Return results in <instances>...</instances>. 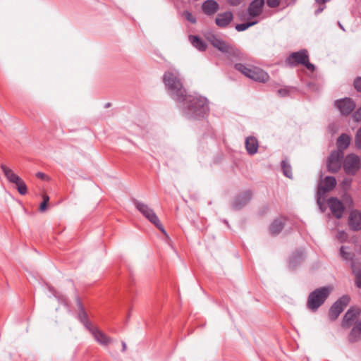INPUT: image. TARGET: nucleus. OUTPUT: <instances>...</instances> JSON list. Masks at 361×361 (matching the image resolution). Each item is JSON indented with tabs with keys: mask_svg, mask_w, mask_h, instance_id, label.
<instances>
[{
	"mask_svg": "<svg viewBox=\"0 0 361 361\" xmlns=\"http://www.w3.org/2000/svg\"><path fill=\"white\" fill-rule=\"evenodd\" d=\"M233 14L231 12H225L218 14L216 18V24L221 27H226L232 20Z\"/></svg>",
	"mask_w": 361,
	"mask_h": 361,
	"instance_id": "obj_22",
	"label": "nucleus"
},
{
	"mask_svg": "<svg viewBox=\"0 0 361 361\" xmlns=\"http://www.w3.org/2000/svg\"><path fill=\"white\" fill-rule=\"evenodd\" d=\"M325 197L326 195H319L317 192V203L321 212H324L325 210Z\"/></svg>",
	"mask_w": 361,
	"mask_h": 361,
	"instance_id": "obj_33",
	"label": "nucleus"
},
{
	"mask_svg": "<svg viewBox=\"0 0 361 361\" xmlns=\"http://www.w3.org/2000/svg\"><path fill=\"white\" fill-rule=\"evenodd\" d=\"M0 168L6 179L10 183L16 185L18 192L21 195H25L27 189L25 182L17 174H16L11 169L6 166L5 164H1Z\"/></svg>",
	"mask_w": 361,
	"mask_h": 361,
	"instance_id": "obj_8",
	"label": "nucleus"
},
{
	"mask_svg": "<svg viewBox=\"0 0 361 361\" xmlns=\"http://www.w3.org/2000/svg\"><path fill=\"white\" fill-rule=\"evenodd\" d=\"M180 102H185L187 114L191 117H203L209 111L207 99L200 95H186Z\"/></svg>",
	"mask_w": 361,
	"mask_h": 361,
	"instance_id": "obj_1",
	"label": "nucleus"
},
{
	"mask_svg": "<svg viewBox=\"0 0 361 361\" xmlns=\"http://www.w3.org/2000/svg\"><path fill=\"white\" fill-rule=\"evenodd\" d=\"M90 331L92 333L94 339L102 345H107L112 341L110 337L97 328L92 327L90 329Z\"/></svg>",
	"mask_w": 361,
	"mask_h": 361,
	"instance_id": "obj_19",
	"label": "nucleus"
},
{
	"mask_svg": "<svg viewBox=\"0 0 361 361\" xmlns=\"http://www.w3.org/2000/svg\"><path fill=\"white\" fill-rule=\"evenodd\" d=\"M335 106L339 109L342 115H349L355 108V102L348 97L336 100Z\"/></svg>",
	"mask_w": 361,
	"mask_h": 361,
	"instance_id": "obj_12",
	"label": "nucleus"
},
{
	"mask_svg": "<svg viewBox=\"0 0 361 361\" xmlns=\"http://www.w3.org/2000/svg\"><path fill=\"white\" fill-rule=\"evenodd\" d=\"M360 310L356 307H350L345 314L343 321L342 326L348 328L351 326L352 322L360 315Z\"/></svg>",
	"mask_w": 361,
	"mask_h": 361,
	"instance_id": "obj_15",
	"label": "nucleus"
},
{
	"mask_svg": "<svg viewBox=\"0 0 361 361\" xmlns=\"http://www.w3.org/2000/svg\"><path fill=\"white\" fill-rule=\"evenodd\" d=\"M264 5V0H253L247 8L250 17L255 18L259 16L262 12Z\"/></svg>",
	"mask_w": 361,
	"mask_h": 361,
	"instance_id": "obj_17",
	"label": "nucleus"
},
{
	"mask_svg": "<svg viewBox=\"0 0 361 361\" xmlns=\"http://www.w3.org/2000/svg\"><path fill=\"white\" fill-rule=\"evenodd\" d=\"M297 88L295 87H289L286 86L283 87H281L277 90V94L281 97H285L290 95V94L293 92H296Z\"/></svg>",
	"mask_w": 361,
	"mask_h": 361,
	"instance_id": "obj_31",
	"label": "nucleus"
},
{
	"mask_svg": "<svg viewBox=\"0 0 361 361\" xmlns=\"http://www.w3.org/2000/svg\"><path fill=\"white\" fill-rule=\"evenodd\" d=\"M353 117L356 121H361V106L354 113Z\"/></svg>",
	"mask_w": 361,
	"mask_h": 361,
	"instance_id": "obj_39",
	"label": "nucleus"
},
{
	"mask_svg": "<svg viewBox=\"0 0 361 361\" xmlns=\"http://www.w3.org/2000/svg\"><path fill=\"white\" fill-rule=\"evenodd\" d=\"M336 185V180L334 176H326L322 183L319 185L317 192L319 195H326V193L332 190Z\"/></svg>",
	"mask_w": 361,
	"mask_h": 361,
	"instance_id": "obj_14",
	"label": "nucleus"
},
{
	"mask_svg": "<svg viewBox=\"0 0 361 361\" xmlns=\"http://www.w3.org/2000/svg\"><path fill=\"white\" fill-rule=\"evenodd\" d=\"M122 347H123L122 350L123 352L126 351L127 346H126V344L125 342H122Z\"/></svg>",
	"mask_w": 361,
	"mask_h": 361,
	"instance_id": "obj_45",
	"label": "nucleus"
},
{
	"mask_svg": "<svg viewBox=\"0 0 361 361\" xmlns=\"http://www.w3.org/2000/svg\"><path fill=\"white\" fill-rule=\"evenodd\" d=\"M36 176L41 179H45V178L47 177V176L44 173H42V172L37 173Z\"/></svg>",
	"mask_w": 361,
	"mask_h": 361,
	"instance_id": "obj_43",
	"label": "nucleus"
},
{
	"mask_svg": "<svg viewBox=\"0 0 361 361\" xmlns=\"http://www.w3.org/2000/svg\"><path fill=\"white\" fill-rule=\"evenodd\" d=\"M281 169L283 174L286 177L290 178V179L293 178L292 167H291L289 161L286 159H283L281 161Z\"/></svg>",
	"mask_w": 361,
	"mask_h": 361,
	"instance_id": "obj_28",
	"label": "nucleus"
},
{
	"mask_svg": "<svg viewBox=\"0 0 361 361\" xmlns=\"http://www.w3.org/2000/svg\"><path fill=\"white\" fill-rule=\"evenodd\" d=\"M183 17L185 18L188 21L190 22L191 23H196V18L195 16H192V14L188 11H185L182 14Z\"/></svg>",
	"mask_w": 361,
	"mask_h": 361,
	"instance_id": "obj_36",
	"label": "nucleus"
},
{
	"mask_svg": "<svg viewBox=\"0 0 361 361\" xmlns=\"http://www.w3.org/2000/svg\"><path fill=\"white\" fill-rule=\"evenodd\" d=\"M235 68L244 75L253 80L264 82L269 79V75L259 68H249L241 63L235 64Z\"/></svg>",
	"mask_w": 361,
	"mask_h": 361,
	"instance_id": "obj_7",
	"label": "nucleus"
},
{
	"mask_svg": "<svg viewBox=\"0 0 361 361\" xmlns=\"http://www.w3.org/2000/svg\"><path fill=\"white\" fill-rule=\"evenodd\" d=\"M355 146L358 149H361V126L357 130L355 137Z\"/></svg>",
	"mask_w": 361,
	"mask_h": 361,
	"instance_id": "obj_37",
	"label": "nucleus"
},
{
	"mask_svg": "<svg viewBox=\"0 0 361 361\" xmlns=\"http://www.w3.org/2000/svg\"><path fill=\"white\" fill-rule=\"evenodd\" d=\"M340 255L342 257V259L345 261H351L353 262V259L355 257V254L351 252H346L345 251V247L341 246L340 248Z\"/></svg>",
	"mask_w": 361,
	"mask_h": 361,
	"instance_id": "obj_32",
	"label": "nucleus"
},
{
	"mask_svg": "<svg viewBox=\"0 0 361 361\" xmlns=\"http://www.w3.org/2000/svg\"><path fill=\"white\" fill-rule=\"evenodd\" d=\"M353 85L355 89L358 92L361 93V77H357L355 78L353 82Z\"/></svg>",
	"mask_w": 361,
	"mask_h": 361,
	"instance_id": "obj_38",
	"label": "nucleus"
},
{
	"mask_svg": "<svg viewBox=\"0 0 361 361\" xmlns=\"http://www.w3.org/2000/svg\"><path fill=\"white\" fill-rule=\"evenodd\" d=\"M244 0H227V2L231 6H238Z\"/></svg>",
	"mask_w": 361,
	"mask_h": 361,
	"instance_id": "obj_40",
	"label": "nucleus"
},
{
	"mask_svg": "<svg viewBox=\"0 0 361 361\" xmlns=\"http://www.w3.org/2000/svg\"><path fill=\"white\" fill-rule=\"evenodd\" d=\"M343 167L348 175H355L360 169V157L355 154H348L343 160Z\"/></svg>",
	"mask_w": 361,
	"mask_h": 361,
	"instance_id": "obj_9",
	"label": "nucleus"
},
{
	"mask_svg": "<svg viewBox=\"0 0 361 361\" xmlns=\"http://www.w3.org/2000/svg\"><path fill=\"white\" fill-rule=\"evenodd\" d=\"M331 290V286H322L310 293L306 304L307 309L316 312L325 302Z\"/></svg>",
	"mask_w": 361,
	"mask_h": 361,
	"instance_id": "obj_3",
	"label": "nucleus"
},
{
	"mask_svg": "<svg viewBox=\"0 0 361 361\" xmlns=\"http://www.w3.org/2000/svg\"><path fill=\"white\" fill-rule=\"evenodd\" d=\"M344 154L341 151H333L327 160L326 166L331 173H336L341 167Z\"/></svg>",
	"mask_w": 361,
	"mask_h": 361,
	"instance_id": "obj_11",
	"label": "nucleus"
},
{
	"mask_svg": "<svg viewBox=\"0 0 361 361\" xmlns=\"http://www.w3.org/2000/svg\"><path fill=\"white\" fill-rule=\"evenodd\" d=\"M348 339L351 343L361 340V319L355 322L349 334Z\"/></svg>",
	"mask_w": 361,
	"mask_h": 361,
	"instance_id": "obj_23",
	"label": "nucleus"
},
{
	"mask_svg": "<svg viewBox=\"0 0 361 361\" xmlns=\"http://www.w3.org/2000/svg\"><path fill=\"white\" fill-rule=\"evenodd\" d=\"M252 194L250 191H245L238 195L233 203V207L235 209H240L244 207L250 200Z\"/></svg>",
	"mask_w": 361,
	"mask_h": 361,
	"instance_id": "obj_21",
	"label": "nucleus"
},
{
	"mask_svg": "<svg viewBox=\"0 0 361 361\" xmlns=\"http://www.w3.org/2000/svg\"><path fill=\"white\" fill-rule=\"evenodd\" d=\"M348 226L352 231H357L361 230V212L358 210H353L350 212L348 218Z\"/></svg>",
	"mask_w": 361,
	"mask_h": 361,
	"instance_id": "obj_16",
	"label": "nucleus"
},
{
	"mask_svg": "<svg viewBox=\"0 0 361 361\" xmlns=\"http://www.w3.org/2000/svg\"><path fill=\"white\" fill-rule=\"evenodd\" d=\"M256 23H257V21H250V22L245 23L238 24L235 25V29L238 32H242Z\"/></svg>",
	"mask_w": 361,
	"mask_h": 361,
	"instance_id": "obj_34",
	"label": "nucleus"
},
{
	"mask_svg": "<svg viewBox=\"0 0 361 361\" xmlns=\"http://www.w3.org/2000/svg\"><path fill=\"white\" fill-rule=\"evenodd\" d=\"M325 8V6H320L315 11H314V13L315 15H318L320 13H322L323 11V10Z\"/></svg>",
	"mask_w": 361,
	"mask_h": 361,
	"instance_id": "obj_42",
	"label": "nucleus"
},
{
	"mask_svg": "<svg viewBox=\"0 0 361 361\" xmlns=\"http://www.w3.org/2000/svg\"><path fill=\"white\" fill-rule=\"evenodd\" d=\"M328 206L336 219H341L344 212V206L341 201L336 197H331L328 200Z\"/></svg>",
	"mask_w": 361,
	"mask_h": 361,
	"instance_id": "obj_13",
	"label": "nucleus"
},
{
	"mask_svg": "<svg viewBox=\"0 0 361 361\" xmlns=\"http://www.w3.org/2000/svg\"><path fill=\"white\" fill-rule=\"evenodd\" d=\"M350 302V297L344 295L339 298L331 307L329 316L331 320H336Z\"/></svg>",
	"mask_w": 361,
	"mask_h": 361,
	"instance_id": "obj_10",
	"label": "nucleus"
},
{
	"mask_svg": "<svg viewBox=\"0 0 361 361\" xmlns=\"http://www.w3.org/2000/svg\"><path fill=\"white\" fill-rule=\"evenodd\" d=\"M78 319L89 331L90 329H92L93 327L89 322L87 313L82 307H80V310L78 313Z\"/></svg>",
	"mask_w": 361,
	"mask_h": 361,
	"instance_id": "obj_30",
	"label": "nucleus"
},
{
	"mask_svg": "<svg viewBox=\"0 0 361 361\" xmlns=\"http://www.w3.org/2000/svg\"><path fill=\"white\" fill-rule=\"evenodd\" d=\"M258 141L253 136H249L245 140V148L247 153L253 155L257 153L258 149Z\"/></svg>",
	"mask_w": 361,
	"mask_h": 361,
	"instance_id": "obj_24",
	"label": "nucleus"
},
{
	"mask_svg": "<svg viewBox=\"0 0 361 361\" xmlns=\"http://www.w3.org/2000/svg\"><path fill=\"white\" fill-rule=\"evenodd\" d=\"M42 199H43V201L40 204L39 208V209L41 212H44L47 210V204L49 201V197L47 194H44L42 195Z\"/></svg>",
	"mask_w": 361,
	"mask_h": 361,
	"instance_id": "obj_35",
	"label": "nucleus"
},
{
	"mask_svg": "<svg viewBox=\"0 0 361 361\" xmlns=\"http://www.w3.org/2000/svg\"><path fill=\"white\" fill-rule=\"evenodd\" d=\"M188 39L192 45L199 51H203L206 50L207 47L206 42L198 36L190 35Z\"/></svg>",
	"mask_w": 361,
	"mask_h": 361,
	"instance_id": "obj_26",
	"label": "nucleus"
},
{
	"mask_svg": "<svg viewBox=\"0 0 361 361\" xmlns=\"http://www.w3.org/2000/svg\"><path fill=\"white\" fill-rule=\"evenodd\" d=\"M287 219L286 217L280 216L272 221V235H278L283 230Z\"/></svg>",
	"mask_w": 361,
	"mask_h": 361,
	"instance_id": "obj_25",
	"label": "nucleus"
},
{
	"mask_svg": "<svg viewBox=\"0 0 361 361\" xmlns=\"http://www.w3.org/2000/svg\"><path fill=\"white\" fill-rule=\"evenodd\" d=\"M135 207L139 210V212L152 224H154L166 238H169V235L165 231L164 226L161 224L158 216L154 212V210L150 208L147 204L140 202L139 201H135Z\"/></svg>",
	"mask_w": 361,
	"mask_h": 361,
	"instance_id": "obj_5",
	"label": "nucleus"
},
{
	"mask_svg": "<svg viewBox=\"0 0 361 361\" xmlns=\"http://www.w3.org/2000/svg\"><path fill=\"white\" fill-rule=\"evenodd\" d=\"M219 9V4L214 0H207L202 5V10L207 16H213Z\"/></svg>",
	"mask_w": 361,
	"mask_h": 361,
	"instance_id": "obj_20",
	"label": "nucleus"
},
{
	"mask_svg": "<svg viewBox=\"0 0 361 361\" xmlns=\"http://www.w3.org/2000/svg\"><path fill=\"white\" fill-rule=\"evenodd\" d=\"M351 269L355 276V285L357 288H361V269L357 267L355 262L351 263Z\"/></svg>",
	"mask_w": 361,
	"mask_h": 361,
	"instance_id": "obj_29",
	"label": "nucleus"
},
{
	"mask_svg": "<svg viewBox=\"0 0 361 361\" xmlns=\"http://www.w3.org/2000/svg\"><path fill=\"white\" fill-rule=\"evenodd\" d=\"M267 4L269 6H271V0H267Z\"/></svg>",
	"mask_w": 361,
	"mask_h": 361,
	"instance_id": "obj_46",
	"label": "nucleus"
},
{
	"mask_svg": "<svg viewBox=\"0 0 361 361\" xmlns=\"http://www.w3.org/2000/svg\"><path fill=\"white\" fill-rule=\"evenodd\" d=\"M164 82L170 95L176 101L180 102L187 94L181 79L177 72L169 71L164 75Z\"/></svg>",
	"mask_w": 361,
	"mask_h": 361,
	"instance_id": "obj_2",
	"label": "nucleus"
},
{
	"mask_svg": "<svg viewBox=\"0 0 361 361\" xmlns=\"http://www.w3.org/2000/svg\"><path fill=\"white\" fill-rule=\"evenodd\" d=\"M330 0H315V2L319 5H324Z\"/></svg>",
	"mask_w": 361,
	"mask_h": 361,
	"instance_id": "obj_44",
	"label": "nucleus"
},
{
	"mask_svg": "<svg viewBox=\"0 0 361 361\" xmlns=\"http://www.w3.org/2000/svg\"><path fill=\"white\" fill-rule=\"evenodd\" d=\"M350 143V137L346 133H342L337 139V151H341L347 149Z\"/></svg>",
	"mask_w": 361,
	"mask_h": 361,
	"instance_id": "obj_27",
	"label": "nucleus"
},
{
	"mask_svg": "<svg viewBox=\"0 0 361 361\" xmlns=\"http://www.w3.org/2000/svg\"><path fill=\"white\" fill-rule=\"evenodd\" d=\"M305 259V252L303 250L300 249L295 250L290 255L288 261V266L291 269H295L298 267Z\"/></svg>",
	"mask_w": 361,
	"mask_h": 361,
	"instance_id": "obj_18",
	"label": "nucleus"
},
{
	"mask_svg": "<svg viewBox=\"0 0 361 361\" xmlns=\"http://www.w3.org/2000/svg\"><path fill=\"white\" fill-rule=\"evenodd\" d=\"M286 64L291 67L302 65L311 72H314L316 68L310 62L308 51L305 49L290 54L286 60Z\"/></svg>",
	"mask_w": 361,
	"mask_h": 361,
	"instance_id": "obj_4",
	"label": "nucleus"
},
{
	"mask_svg": "<svg viewBox=\"0 0 361 361\" xmlns=\"http://www.w3.org/2000/svg\"><path fill=\"white\" fill-rule=\"evenodd\" d=\"M207 41L216 49L226 54L228 56H236L238 51L236 48L228 42L224 41L221 37L213 34H208L206 36Z\"/></svg>",
	"mask_w": 361,
	"mask_h": 361,
	"instance_id": "obj_6",
	"label": "nucleus"
},
{
	"mask_svg": "<svg viewBox=\"0 0 361 361\" xmlns=\"http://www.w3.org/2000/svg\"><path fill=\"white\" fill-rule=\"evenodd\" d=\"M280 4V0H271L272 8H276Z\"/></svg>",
	"mask_w": 361,
	"mask_h": 361,
	"instance_id": "obj_41",
	"label": "nucleus"
},
{
	"mask_svg": "<svg viewBox=\"0 0 361 361\" xmlns=\"http://www.w3.org/2000/svg\"><path fill=\"white\" fill-rule=\"evenodd\" d=\"M338 23L339 27H340L342 30H344V27H343V25H342L339 22H338Z\"/></svg>",
	"mask_w": 361,
	"mask_h": 361,
	"instance_id": "obj_47",
	"label": "nucleus"
}]
</instances>
